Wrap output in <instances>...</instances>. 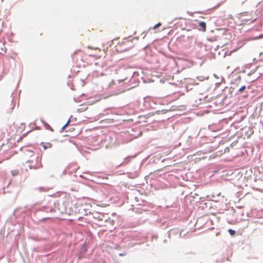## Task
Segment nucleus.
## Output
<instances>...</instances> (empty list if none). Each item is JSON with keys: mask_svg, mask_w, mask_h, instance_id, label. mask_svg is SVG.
<instances>
[{"mask_svg": "<svg viewBox=\"0 0 263 263\" xmlns=\"http://www.w3.org/2000/svg\"><path fill=\"white\" fill-rule=\"evenodd\" d=\"M246 87L245 86H242L238 90V92H239L240 93H241L242 92H243L246 89Z\"/></svg>", "mask_w": 263, "mask_h": 263, "instance_id": "7", "label": "nucleus"}, {"mask_svg": "<svg viewBox=\"0 0 263 263\" xmlns=\"http://www.w3.org/2000/svg\"><path fill=\"white\" fill-rule=\"evenodd\" d=\"M130 44V41H125L124 42H123L121 44V46H123L124 47V48L123 49V50L124 51H126V50H128L129 48H130V47H128V45Z\"/></svg>", "mask_w": 263, "mask_h": 263, "instance_id": "2", "label": "nucleus"}, {"mask_svg": "<svg viewBox=\"0 0 263 263\" xmlns=\"http://www.w3.org/2000/svg\"><path fill=\"white\" fill-rule=\"evenodd\" d=\"M11 173L12 176H15L19 175L20 172L17 170H15L11 171Z\"/></svg>", "mask_w": 263, "mask_h": 263, "instance_id": "4", "label": "nucleus"}, {"mask_svg": "<svg viewBox=\"0 0 263 263\" xmlns=\"http://www.w3.org/2000/svg\"><path fill=\"white\" fill-rule=\"evenodd\" d=\"M43 146L44 147L45 149H46L48 148H50L51 147V144L50 143H43Z\"/></svg>", "mask_w": 263, "mask_h": 263, "instance_id": "5", "label": "nucleus"}, {"mask_svg": "<svg viewBox=\"0 0 263 263\" xmlns=\"http://www.w3.org/2000/svg\"><path fill=\"white\" fill-rule=\"evenodd\" d=\"M43 123L44 124V126L46 128V129H49V130H51L52 131L53 130L52 128L50 127V126L49 125H48L47 123H46L45 122H44Z\"/></svg>", "mask_w": 263, "mask_h": 263, "instance_id": "6", "label": "nucleus"}, {"mask_svg": "<svg viewBox=\"0 0 263 263\" xmlns=\"http://www.w3.org/2000/svg\"><path fill=\"white\" fill-rule=\"evenodd\" d=\"M115 84V82L114 80H111V81L109 83V86H111Z\"/></svg>", "mask_w": 263, "mask_h": 263, "instance_id": "12", "label": "nucleus"}, {"mask_svg": "<svg viewBox=\"0 0 263 263\" xmlns=\"http://www.w3.org/2000/svg\"><path fill=\"white\" fill-rule=\"evenodd\" d=\"M126 80V79H122V80H118V82L119 83H121L122 82H123L124 80Z\"/></svg>", "mask_w": 263, "mask_h": 263, "instance_id": "13", "label": "nucleus"}, {"mask_svg": "<svg viewBox=\"0 0 263 263\" xmlns=\"http://www.w3.org/2000/svg\"><path fill=\"white\" fill-rule=\"evenodd\" d=\"M98 206H101V207H106L108 204H105V203H102L100 204H98Z\"/></svg>", "mask_w": 263, "mask_h": 263, "instance_id": "11", "label": "nucleus"}, {"mask_svg": "<svg viewBox=\"0 0 263 263\" xmlns=\"http://www.w3.org/2000/svg\"><path fill=\"white\" fill-rule=\"evenodd\" d=\"M199 26L200 27L201 29L203 31H206V23L204 22H200L199 23Z\"/></svg>", "mask_w": 263, "mask_h": 263, "instance_id": "3", "label": "nucleus"}, {"mask_svg": "<svg viewBox=\"0 0 263 263\" xmlns=\"http://www.w3.org/2000/svg\"><path fill=\"white\" fill-rule=\"evenodd\" d=\"M93 214L94 218L98 220L100 222V224H103V222L105 223H110L114 224V220H111L109 217L108 214H104L103 213H95Z\"/></svg>", "mask_w": 263, "mask_h": 263, "instance_id": "1", "label": "nucleus"}, {"mask_svg": "<svg viewBox=\"0 0 263 263\" xmlns=\"http://www.w3.org/2000/svg\"><path fill=\"white\" fill-rule=\"evenodd\" d=\"M228 232H229V233L231 235H234L236 233L235 231L232 230V229H229L228 230Z\"/></svg>", "mask_w": 263, "mask_h": 263, "instance_id": "8", "label": "nucleus"}, {"mask_svg": "<svg viewBox=\"0 0 263 263\" xmlns=\"http://www.w3.org/2000/svg\"><path fill=\"white\" fill-rule=\"evenodd\" d=\"M236 50H233V51H231V52H233V51H236Z\"/></svg>", "mask_w": 263, "mask_h": 263, "instance_id": "15", "label": "nucleus"}, {"mask_svg": "<svg viewBox=\"0 0 263 263\" xmlns=\"http://www.w3.org/2000/svg\"><path fill=\"white\" fill-rule=\"evenodd\" d=\"M69 121H68L67 123L63 127V128L64 129L65 127L68 124Z\"/></svg>", "mask_w": 263, "mask_h": 263, "instance_id": "14", "label": "nucleus"}, {"mask_svg": "<svg viewBox=\"0 0 263 263\" xmlns=\"http://www.w3.org/2000/svg\"><path fill=\"white\" fill-rule=\"evenodd\" d=\"M4 0H1L2 2H3Z\"/></svg>", "mask_w": 263, "mask_h": 263, "instance_id": "16", "label": "nucleus"}, {"mask_svg": "<svg viewBox=\"0 0 263 263\" xmlns=\"http://www.w3.org/2000/svg\"><path fill=\"white\" fill-rule=\"evenodd\" d=\"M263 38V35H260L259 36H256L253 39V40H258L260 39Z\"/></svg>", "mask_w": 263, "mask_h": 263, "instance_id": "10", "label": "nucleus"}, {"mask_svg": "<svg viewBox=\"0 0 263 263\" xmlns=\"http://www.w3.org/2000/svg\"><path fill=\"white\" fill-rule=\"evenodd\" d=\"M161 25V24L160 23H159L157 24L156 25H155L154 26L153 29H156L157 28L160 27Z\"/></svg>", "mask_w": 263, "mask_h": 263, "instance_id": "9", "label": "nucleus"}]
</instances>
